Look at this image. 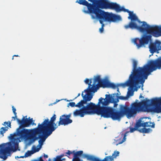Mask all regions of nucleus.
Masks as SVG:
<instances>
[{
	"label": "nucleus",
	"instance_id": "4be33fe9",
	"mask_svg": "<svg viewBox=\"0 0 161 161\" xmlns=\"http://www.w3.org/2000/svg\"><path fill=\"white\" fill-rule=\"evenodd\" d=\"M101 80L102 79H101L100 75L97 76L94 79L93 84L96 86L97 90L98 88L99 82H100Z\"/></svg>",
	"mask_w": 161,
	"mask_h": 161
},
{
	"label": "nucleus",
	"instance_id": "72a5a7b5",
	"mask_svg": "<svg viewBox=\"0 0 161 161\" xmlns=\"http://www.w3.org/2000/svg\"><path fill=\"white\" fill-rule=\"evenodd\" d=\"M2 125L4 126H6V125H7L8 127L11 128V123L10 121H9L8 122H4L3 124Z\"/></svg>",
	"mask_w": 161,
	"mask_h": 161
},
{
	"label": "nucleus",
	"instance_id": "6e6552de",
	"mask_svg": "<svg viewBox=\"0 0 161 161\" xmlns=\"http://www.w3.org/2000/svg\"><path fill=\"white\" fill-rule=\"evenodd\" d=\"M19 127L17 129V133L18 136L23 139H29L34 142L37 139L34 136V134L37 133L36 128L30 130L23 129L20 130Z\"/></svg>",
	"mask_w": 161,
	"mask_h": 161
},
{
	"label": "nucleus",
	"instance_id": "a878e982",
	"mask_svg": "<svg viewBox=\"0 0 161 161\" xmlns=\"http://www.w3.org/2000/svg\"><path fill=\"white\" fill-rule=\"evenodd\" d=\"M141 120H139L137 122L135 126L137 129L138 127L142 126L144 127V126H146V125L147 124L146 123H142Z\"/></svg>",
	"mask_w": 161,
	"mask_h": 161
},
{
	"label": "nucleus",
	"instance_id": "4d7b16f0",
	"mask_svg": "<svg viewBox=\"0 0 161 161\" xmlns=\"http://www.w3.org/2000/svg\"><path fill=\"white\" fill-rule=\"evenodd\" d=\"M116 94L117 95H119V93H117Z\"/></svg>",
	"mask_w": 161,
	"mask_h": 161
},
{
	"label": "nucleus",
	"instance_id": "9b49d317",
	"mask_svg": "<svg viewBox=\"0 0 161 161\" xmlns=\"http://www.w3.org/2000/svg\"><path fill=\"white\" fill-rule=\"evenodd\" d=\"M56 116L54 114L49 120L48 118L45 119L41 124L38 125V126H41L52 132L54 131L58 127L54 121L56 119Z\"/></svg>",
	"mask_w": 161,
	"mask_h": 161
},
{
	"label": "nucleus",
	"instance_id": "c85d7f7f",
	"mask_svg": "<svg viewBox=\"0 0 161 161\" xmlns=\"http://www.w3.org/2000/svg\"><path fill=\"white\" fill-rule=\"evenodd\" d=\"M145 123H146L147 124L146 125V126H144V127H151L152 128H154L155 127V124L154 122H147Z\"/></svg>",
	"mask_w": 161,
	"mask_h": 161
},
{
	"label": "nucleus",
	"instance_id": "3c124183",
	"mask_svg": "<svg viewBox=\"0 0 161 161\" xmlns=\"http://www.w3.org/2000/svg\"><path fill=\"white\" fill-rule=\"evenodd\" d=\"M117 105H118V104H117L116 103H114V107H116V106H117Z\"/></svg>",
	"mask_w": 161,
	"mask_h": 161
},
{
	"label": "nucleus",
	"instance_id": "aec40b11",
	"mask_svg": "<svg viewBox=\"0 0 161 161\" xmlns=\"http://www.w3.org/2000/svg\"><path fill=\"white\" fill-rule=\"evenodd\" d=\"M72 122V119H69L64 114L61 116L59 118V121L58 122V126L64 125H68Z\"/></svg>",
	"mask_w": 161,
	"mask_h": 161
},
{
	"label": "nucleus",
	"instance_id": "a211bd4d",
	"mask_svg": "<svg viewBox=\"0 0 161 161\" xmlns=\"http://www.w3.org/2000/svg\"><path fill=\"white\" fill-rule=\"evenodd\" d=\"M133 80L131 81V79L129 76V80L123 83L118 84L117 86H122L124 87L127 86H133L138 85L140 82V81L139 80H135V79H132Z\"/></svg>",
	"mask_w": 161,
	"mask_h": 161
},
{
	"label": "nucleus",
	"instance_id": "7ed1b4c3",
	"mask_svg": "<svg viewBox=\"0 0 161 161\" xmlns=\"http://www.w3.org/2000/svg\"><path fill=\"white\" fill-rule=\"evenodd\" d=\"M107 106H100L98 115L104 118H111L113 120H119L124 115L128 118L133 116L131 107L129 108L126 105H120L119 111Z\"/></svg>",
	"mask_w": 161,
	"mask_h": 161
},
{
	"label": "nucleus",
	"instance_id": "ea45409f",
	"mask_svg": "<svg viewBox=\"0 0 161 161\" xmlns=\"http://www.w3.org/2000/svg\"><path fill=\"white\" fill-rule=\"evenodd\" d=\"M104 26V24H103L102 25V27L101 28L99 29V31L100 33H102L103 31V27Z\"/></svg>",
	"mask_w": 161,
	"mask_h": 161
},
{
	"label": "nucleus",
	"instance_id": "473e14b6",
	"mask_svg": "<svg viewBox=\"0 0 161 161\" xmlns=\"http://www.w3.org/2000/svg\"><path fill=\"white\" fill-rule=\"evenodd\" d=\"M8 143H3L0 145V153L1 152V150L2 149H5L7 147H8V146H6L7 145H8V144H7Z\"/></svg>",
	"mask_w": 161,
	"mask_h": 161
},
{
	"label": "nucleus",
	"instance_id": "37998d69",
	"mask_svg": "<svg viewBox=\"0 0 161 161\" xmlns=\"http://www.w3.org/2000/svg\"><path fill=\"white\" fill-rule=\"evenodd\" d=\"M55 160L56 161H62L61 158L58 156L56 157V159Z\"/></svg>",
	"mask_w": 161,
	"mask_h": 161
},
{
	"label": "nucleus",
	"instance_id": "5fc2aeb1",
	"mask_svg": "<svg viewBox=\"0 0 161 161\" xmlns=\"http://www.w3.org/2000/svg\"><path fill=\"white\" fill-rule=\"evenodd\" d=\"M65 160V159L64 158H62V159L61 158L62 161H63V160Z\"/></svg>",
	"mask_w": 161,
	"mask_h": 161
},
{
	"label": "nucleus",
	"instance_id": "a18cd8bd",
	"mask_svg": "<svg viewBox=\"0 0 161 161\" xmlns=\"http://www.w3.org/2000/svg\"><path fill=\"white\" fill-rule=\"evenodd\" d=\"M64 156V154H61L60 155H59V156H58L59 157V158H62V157H63V156Z\"/></svg>",
	"mask_w": 161,
	"mask_h": 161
},
{
	"label": "nucleus",
	"instance_id": "f3484780",
	"mask_svg": "<svg viewBox=\"0 0 161 161\" xmlns=\"http://www.w3.org/2000/svg\"><path fill=\"white\" fill-rule=\"evenodd\" d=\"M149 48L151 53L161 50V42L159 41H156L155 42L151 43L149 45Z\"/></svg>",
	"mask_w": 161,
	"mask_h": 161
},
{
	"label": "nucleus",
	"instance_id": "09e8293b",
	"mask_svg": "<svg viewBox=\"0 0 161 161\" xmlns=\"http://www.w3.org/2000/svg\"><path fill=\"white\" fill-rule=\"evenodd\" d=\"M19 56L18 55H14L13 56V57L12 58V59H14V57H19Z\"/></svg>",
	"mask_w": 161,
	"mask_h": 161
},
{
	"label": "nucleus",
	"instance_id": "6ab92c4d",
	"mask_svg": "<svg viewBox=\"0 0 161 161\" xmlns=\"http://www.w3.org/2000/svg\"><path fill=\"white\" fill-rule=\"evenodd\" d=\"M105 96L106 97L105 98L101 97L98 100H100V104H101L102 106H108L109 103H113V98L111 96L106 94Z\"/></svg>",
	"mask_w": 161,
	"mask_h": 161
},
{
	"label": "nucleus",
	"instance_id": "bb28decb",
	"mask_svg": "<svg viewBox=\"0 0 161 161\" xmlns=\"http://www.w3.org/2000/svg\"><path fill=\"white\" fill-rule=\"evenodd\" d=\"M138 131L140 132L143 133H148L150 131H152V130L150 128L147 129L145 128H144L139 129V130H138Z\"/></svg>",
	"mask_w": 161,
	"mask_h": 161
},
{
	"label": "nucleus",
	"instance_id": "f257e3e1",
	"mask_svg": "<svg viewBox=\"0 0 161 161\" xmlns=\"http://www.w3.org/2000/svg\"><path fill=\"white\" fill-rule=\"evenodd\" d=\"M116 8L117 12L123 11L129 13L128 18L130 19V21L127 25H125L124 28L126 29L130 28L132 30L136 29L142 33H146L143 34L141 37L136 38L133 40V42L137 48L144 47L148 44L152 40V36L158 37L161 36V26L156 25H150L145 21H141L136 16L128 9H125L124 7H120Z\"/></svg>",
	"mask_w": 161,
	"mask_h": 161
},
{
	"label": "nucleus",
	"instance_id": "0eeeda50",
	"mask_svg": "<svg viewBox=\"0 0 161 161\" xmlns=\"http://www.w3.org/2000/svg\"><path fill=\"white\" fill-rule=\"evenodd\" d=\"M103 11V14L101 18H98L97 17L96 14H94V16L92 14L91 17L92 19H95L97 18L99 19L100 23L102 25L104 24L103 23V21H108L109 22H116L121 20L122 19L119 15H116L113 14L112 13H109L108 12H105L104 11L102 10Z\"/></svg>",
	"mask_w": 161,
	"mask_h": 161
},
{
	"label": "nucleus",
	"instance_id": "603ef678",
	"mask_svg": "<svg viewBox=\"0 0 161 161\" xmlns=\"http://www.w3.org/2000/svg\"><path fill=\"white\" fill-rule=\"evenodd\" d=\"M31 161H38V159H35L32 160Z\"/></svg>",
	"mask_w": 161,
	"mask_h": 161
},
{
	"label": "nucleus",
	"instance_id": "79ce46f5",
	"mask_svg": "<svg viewBox=\"0 0 161 161\" xmlns=\"http://www.w3.org/2000/svg\"><path fill=\"white\" fill-rule=\"evenodd\" d=\"M71 114L70 113L69 114L67 115H65V116L69 119H70V118L71 116Z\"/></svg>",
	"mask_w": 161,
	"mask_h": 161
},
{
	"label": "nucleus",
	"instance_id": "de8ad7c7",
	"mask_svg": "<svg viewBox=\"0 0 161 161\" xmlns=\"http://www.w3.org/2000/svg\"><path fill=\"white\" fill-rule=\"evenodd\" d=\"M17 118V115H15V116H14V117H12V118L14 119V120H15V119H17V118Z\"/></svg>",
	"mask_w": 161,
	"mask_h": 161
},
{
	"label": "nucleus",
	"instance_id": "c9c22d12",
	"mask_svg": "<svg viewBox=\"0 0 161 161\" xmlns=\"http://www.w3.org/2000/svg\"><path fill=\"white\" fill-rule=\"evenodd\" d=\"M139 130V129H138L136 127V126H135V128H132V127H130V132H133L135 131L136 130Z\"/></svg>",
	"mask_w": 161,
	"mask_h": 161
},
{
	"label": "nucleus",
	"instance_id": "5701e85b",
	"mask_svg": "<svg viewBox=\"0 0 161 161\" xmlns=\"http://www.w3.org/2000/svg\"><path fill=\"white\" fill-rule=\"evenodd\" d=\"M109 82L106 80H102L100 82H99L98 87H102L103 88L108 87Z\"/></svg>",
	"mask_w": 161,
	"mask_h": 161
},
{
	"label": "nucleus",
	"instance_id": "864d4df0",
	"mask_svg": "<svg viewBox=\"0 0 161 161\" xmlns=\"http://www.w3.org/2000/svg\"><path fill=\"white\" fill-rule=\"evenodd\" d=\"M143 98V97L141 95L140 96V97H139V98Z\"/></svg>",
	"mask_w": 161,
	"mask_h": 161
},
{
	"label": "nucleus",
	"instance_id": "ddd939ff",
	"mask_svg": "<svg viewBox=\"0 0 161 161\" xmlns=\"http://www.w3.org/2000/svg\"><path fill=\"white\" fill-rule=\"evenodd\" d=\"M7 144H8V147L5 149H2L1 152L0 153V158L4 160L7 158V154L9 153L11 151H13V152H15L18 147V143L17 142H8Z\"/></svg>",
	"mask_w": 161,
	"mask_h": 161
},
{
	"label": "nucleus",
	"instance_id": "bf43d9fd",
	"mask_svg": "<svg viewBox=\"0 0 161 161\" xmlns=\"http://www.w3.org/2000/svg\"><path fill=\"white\" fill-rule=\"evenodd\" d=\"M56 161V160H55V161Z\"/></svg>",
	"mask_w": 161,
	"mask_h": 161
},
{
	"label": "nucleus",
	"instance_id": "9d476101",
	"mask_svg": "<svg viewBox=\"0 0 161 161\" xmlns=\"http://www.w3.org/2000/svg\"><path fill=\"white\" fill-rule=\"evenodd\" d=\"M92 2H98L99 7L102 9H110L114 10L117 12L116 8L118 7L120 8V6L117 3L110 2L107 0H88Z\"/></svg>",
	"mask_w": 161,
	"mask_h": 161
},
{
	"label": "nucleus",
	"instance_id": "c03bdc74",
	"mask_svg": "<svg viewBox=\"0 0 161 161\" xmlns=\"http://www.w3.org/2000/svg\"><path fill=\"white\" fill-rule=\"evenodd\" d=\"M38 161H44L42 159V157H40L39 159H38Z\"/></svg>",
	"mask_w": 161,
	"mask_h": 161
},
{
	"label": "nucleus",
	"instance_id": "8fccbe9b",
	"mask_svg": "<svg viewBox=\"0 0 161 161\" xmlns=\"http://www.w3.org/2000/svg\"><path fill=\"white\" fill-rule=\"evenodd\" d=\"M80 93H78V94L77 96L76 97L74 98V99L78 97H79V96H80Z\"/></svg>",
	"mask_w": 161,
	"mask_h": 161
},
{
	"label": "nucleus",
	"instance_id": "cd10ccee",
	"mask_svg": "<svg viewBox=\"0 0 161 161\" xmlns=\"http://www.w3.org/2000/svg\"><path fill=\"white\" fill-rule=\"evenodd\" d=\"M34 154L33 151H28L27 152H26L24 156H21L20 157H18L17 156V158H23L24 157H27L29 156H30L31 155Z\"/></svg>",
	"mask_w": 161,
	"mask_h": 161
},
{
	"label": "nucleus",
	"instance_id": "39448f33",
	"mask_svg": "<svg viewBox=\"0 0 161 161\" xmlns=\"http://www.w3.org/2000/svg\"><path fill=\"white\" fill-rule=\"evenodd\" d=\"M100 100H98V103L96 105L94 103L90 102L88 104H83L79 110L76 109L73 113L75 116L79 115L83 117L86 114H97L98 115L100 106Z\"/></svg>",
	"mask_w": 161,
	"mask_h": 161
},
{
	"label": "nucleus",
	"instance_id": "4c0bfd02",
	"mask_svg": "<svg viewBox=\"0 0 161 161\" xmlns=\"http://www.w3.org/2000/svg\"><path fill=\"white\" fill-rule=\"evenodd\" d=\"M71 154H72L71 152L70 151L68 150L67 152L65 153L66 154L65 155V156L68 157L69 158V156Z\"/></svg>",
	"mask_w": 161,
	"mask_h": 161
},
{
	"label": "nucleus",
	"instance_id": "423d86ee",
	"mask_svg": "<svg viewBox=\"0 0 161 161\" xmlns=\"http://www.w3.org/2000/svg\"><path fill=\"white\" fill-rule=\"evenodd\" d=\"M76 2L87 7L88 10L83 11L85 13L96 14L98 18H101V15H103V12L102 10L100 9L101 8L99 7L98 2H96L97 3L98 6L93 3H89L86 0H79V1H77Z\"/></svg>",
	"mask_w": 161,
	"mask_h": 161
},
{
	"label": "nucleus",
	"instance_id": "f704fd0d",
	"mask_svg": "<svg viewBox=\"0 0 161 161\" xmlns=\"http://www.w3.org/2000/svg\"><path fill=\"white\" fill-rule=\"evenodd\" d=\"M16 133H14V134H11L10 136L9 137V138L12 140H14L15 139L14 137L16 136Z\"/></svg>",
	"mask_w": 161,
	"mask_h": 161
},
{
	"label": "nucleus",
	"instance_id": "2f4dec72",
	"mask_svg": "<svg viewBox=\"0 0 161 161\" xmlns=\"http://www.w3.org/2000/svg\"><path fill=\"white\" fill-rule=\"evenodd\" d=\"M42 147H40V146H39L38 147H36L34 146L33 147L32 149L33 150L32 151L33 153H35L36 152H38L41 148Z\"/></svg>",
	"mask_w": 161,
	"mask_h": 161
},
{
	"label": "nucleus",
	"instance_id": "b1692460",
	"mask_svg": "<svg viewBox=\"0 0 161 161\" xmlns=\"http://www.w3.org/2000/svg\"><path fill=\"white\" fill-rule=\"evenodd\" d=\"M150 111L151 112L156 113H161V106H158L156 108L150 109Z\"/></svg>",
	"mask_w": 161,
	"mask_h": 161
},
{
	"label": "nucleus",
	"instance_id": "393cba45",
	"mask_svg": "<svg viewBox=\"0 0 161 161\" xmlns=\"http://www.w3.org/2000/svg\"><path fill=\"white\" fill-rule=\"evenodd\" d=\"M123 136V137L122 140H121V138H120L119 140H117V142L118 141V143L116 144V146L118 145V144H122L125 141L126 139V133H125L124 134H122V137Z\"/></svg>",
	"mask_w": 161,
	"mask_h": 161
},
{
	"label": "nucleus",
	"instance_id": "dca6fc26",
	"mask_svg": "<svg viewBox=\"0 0 161 161\" xmlns=\"http://www.w3.org/2000/svg\"><path fill=\"white\" fill-rule=\"evenodd\" d=\"M92 79H91L90 80L86 78L85 80V82L86 84L88 85V88L84 90V92H86L87 94L85 95H86V96H87L88 94H89L93 97V95L92 94H91V92L94 93L97 91V86L96 85H95L94 84H92V85L91 84L92 83Z\"/></svg>",
	"mask_w": 161,
	"mask_h": 161
},
{
	"label": "nucleus",
	"instance_id": "f03ea898",
	"mask_svg": "<svg viewBox=\"0 0 161 161\" xmlns=\"http://www.w3.org/2000/svg\"><path fill=\"white\" fill-rule=\"evenodd\" d=\"M137 61L134 60L132 72L130 75V77L131 79L135 78L136 81H140V83L143 84L151 72L158 69H161V57L155 60H150L142 67H139L137 69ZM132 80L131 79V81Z\"/></svg>",
	"mask_w": 161,
	"mask_h": 161
},
{
	"label": "nucleus",
	"instance_id": "20e7f679",
	"mask_svg": "<svg viewBox=\"0 0 161 161\" xmlns=\"http://www.w3.org/2000/svg\"><path fill=\"white\" fill-rule=\"evenodd\" d=\"M152 106H154V108L161 106V97L153 98L151 101L146 98L145 100H143L141 102L132 103L131 108L133 116L136 115L137 112L143 111L144 108H147Z\"/></svg>",
	"mask_w": 161,
	"mask_h": 161
},
{
	"label": "nucleus",
	"instance_id": "4468645a",
	"mask_svg": "<svg viewBox=\"0 0 161 161\" xmlns=\"http://www.w3.org/2000/svg\"><path fill=\"white\" fill-rule=\"evenodd\" d=\"M83 92L81 93V96L83 98V100H81L76 104H75V102H72L69 103V104L71 107L75 106L76 107L81 108V107L83 106V104H86L87 102L90 101L92 98V96L89 94L87 96L86 95H84Z\"/></svg>",
	"mask_w": 161,
	"mask_h": 161
},
{
	"label": "nucleus",
	"instance_id": "13d9d810",
	"mask_svg": "<svg viewBox=\"0 0 161 161\" xmlns=\"http://www.w3.org/2000/svg\"><path fill=\"white\" fill-rule=\"evenodd\" d=\"M105 154L106 155H107V153H105Z\"/></svg>",
	"mask_w": 161,
	"mask_h": 161
},
{
	"label": "nucleus",
	"instance_id": "58836bf2",
	"mask_svg": "<svg viewBox=\"0 0 161 161\" xmlns=\"http://www.w3.org/2000/svg\"><path fill=\"white\" fill-rule=\"evenodd\" d=\"M133 94V92L130 90H129L127 92V95L129 96H132Z\"/></svg>",
	"mask_w": 161,
	"mask_h": 161
},
{
	"label": "nucleus",
	"instance_id": "7c9ffc66",
	"mask_svg": "<svg viewBox=\"0 0 161 161\" xmlns=\"http://www.w3.org/2000/svg\"><path fill=\"white\" fill-rule=\"evenodd\" d=\"M117 87H118L117 84L116 85L114 83L109 82L108 87H110L114 89H115Z\"/></svg>",
	"mask_w": 161,
	"mask_h": 161
},
{
	"label": "nucleus",
	"instance_id": "2eb2a0df",
	"mask_svg": "<svg viewBox=\"0 0 161 161\" xmlns=\"http://www.w3.org/2000/svg\"><path fill=\"white\" fill-rule=\"evenodd\" d=\"M17 121L19 124L20 125L19 127L22 128L28 127L31 125H36V124L34 123V120H33V119H31L30 117L28 118H25V117H23L21 120L17 119Z\"/></svg>",
	"mask_w": 161,
	"mask_h": 161
},
{
	"label": "nucleus",
	"instance_id": "e433bc0d",
	"mask_svg": "<svg viewBox=\"0 0 161 161\" xmlns=\"http://www.w3.org/2000/svg\"><path fill=\"white\" fill-rule=\"evenodd\" d=\"M118 97L120 100H126L127 99V97H125L123 96H118Z\"/></svg>",
	"mask_w": 161,
	"mask_h": 161
},
{
	"label": "nucleus",
	"instance_id": "49530a36",
	"mask_svg": "<svg viewBox=\"0 0 161 161\" xmlns=\"http://www.w3.org/2000/svg\"><path fill=\"white\" fill-rule=\"evenodd\" d=\"M44 157L45 158H47L48 157V156L47 155H46L45 154H44Z\"/></svg>",
	"mask_w": 161,
	"mask_h": 161
},
{
	"label": "nucleus",
	"instance_id": "a19ab883",
	"mask_svg": "<svg viewBox=\"0 0 161 161\" xmlns=\"http://www.w3.org/2000/svg\"><path fill=\"white\" fill-rule=\"evenodd\" d=\"M13 112L15 115H16L17 113L16 112V109L14 107V106L12 107Z\"/></svg>",
	"mask_w": 161,
	"mask_h": 161
},
{
	"label": "nucleus",
	"instance_id": "6e6d98bb",
	"mask_svg": "<svg viewBox=\"0 0 161 161\" xmlns=\"http://www.w3.org/2000/svg\"><path fill=\"white\" fill-rule=\"evenodd\" d=\"M117 91L118 92H119V88H117Z\"/></svg>",
	"mask_w": 161,
	"mask_h": 161
},
{
	"label": "nucleus",
	"instance_id": "1a4fd4ad",
	"mask_svg": "<svg viewBox=\"0 0 161 161\" xmlns=\"http://www.w3.org/2000/svg\"><path fill=\"white\" fill-rule=\"evenodd\" d=\"M36 129H37V133L34 134V136L37 138L36 140L40 138L38 141L39 144L37 147H38L39 146L42 147L43 142L49 136L52 134L53 132L41 126L38 127V126Z\"/></svg>",
	"mask_w": 161,
	"mask_h": 161
},
{
	"label": "nucleus",
	"instance_id": "f8f14e48",
	"mask_svg": "<svg viewBox=\"0 0 161 161\" xmlns=\"http://www.w3.org/2000/svg\"><path fill=\"white\" fill-rule=\"evenodd\" d=\"M119 152L118 151H115L112 154V155L106 156L103 159L93 155L88 154H85L83 156L84 158H86L87 160L90 161H113L114 158L119 155Z\"/></svg>",
	"mask_w": 161,
	"mask_h": 161
},
{
	"label": "nucleus",
	"instance_id": "c756f323",
	"mask_svg": "<svg viewBox=\"0 0 161 161\" xmlns=\"http://www.w3.org/2000/svg\"><path fill=\"white\" fill-rule=\"evenodd\" d=\"M8 130V127H2L0 129V134L3 136L4 133Z\"/></svg>",
	"mask_w": 161,
	"mask_h": 161
},
{
	"label": "nucleus",
	"instance_id": "412c9836",
	"mask_svg": "<svg viewBox=\"0 0 161 161\" xmlns=\"http://www.w3.org/2000/svg\"><path fill=\"white\" fill-rule=\"evenodd\" d=\"M72 154H73V157L72 159V161H83V160L81 159L80 157L81 156H82L83 158V155L85 154H83V151H79L75 152L74 150L71 152Z\"/></svg>",
	"mask_w": 161,
	"mask_h": 161
}]
</instances>
